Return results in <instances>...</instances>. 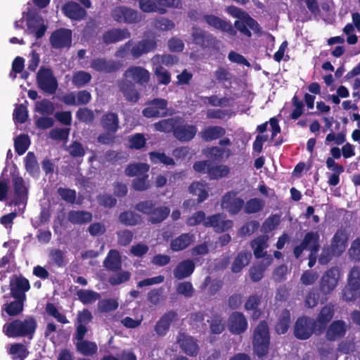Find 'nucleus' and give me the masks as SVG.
Instances as JSON below:
<instances>
[{
    "mask_svg": "<svg viewBox=\"0 0 360 360\" xmlns=\"http://www.w3.org/2000/svg\"><path fill=\"white\" fill-rule=\"evenodd\" d=\"M194 240V236L190 233H181L170 242V249L179 252L186 249Z\"/></svg>",
    "mask_w": 360,
    "mask_h": 360,
    "instance_id": "nucleus-33",
    "label": "nucleus"
},
{
    "mask_svg": "<svg viewBox=\"0 0 360 360\" xmlns=\"http://www.w3.org/2000/svg\"><path fill=\"white\" fill-rule=\"evenodd\" d=\"M248 327V320L242 312L233 311L231 314L228 319V328L232 334L240 335L247 330Z\"/></svg>",
    "mask_w": 360,
    "mask_h": 360,
    "instance_id": "nucleus-16",
    "label": "nucleus"
},
{
    "mask_svg": "<svg viewBox=\"0 0 360 360\" xmlns=\"http://www.w3.org/2000/svg\"><path fill=\"white\" fill-rule=\"evenodd\" d=\"M62 11L68 18L80 21L86 16V11L75 1H68L62 7Z\"/></svg>",
    "mask_w": 360,
    "mask_h": 360,
    "instance_id": "nucleus-22",
    "label": "nucleus"
},
{
    "mask_svg": "<svg viewBox=\"0 0 360 360\" xmlns=\"http://www.w3.org/2000/svg\"><path fill=\"white\" fill-rule=\"evenodd\" d=\"M131 274L127 270H122V269L112 274L108 278V283L112 286L121 285L129 281L131 278Z\"/></svg>",
    "mask_w": 360,
    "mask_h": 360,
    "instance_id": "nucleus-48",
    "label": "nucleus"
},
{
    "mask_svg": "<svg viewBox=\"0 0 360 360\" xmlns=\"http://www.w3.org/2000/svg\"><path fill=\"white\" fill-rule=\"evenodd\" d=\"M150 167L146 163L137 162L131 163L127 165L124 170V173L127 176L133 177L137 176H141L146 174L149 171Z\"/></svg>",
    "mask_w": 360,
    "mask_h": 360,
    "instance_id": "nucleus-41",
    "label": "nucleus"
},
{
    "mask_svg": "<svg viewBox=\"0 0 360 360\" xmlns=\"http://www.w3.org/2000/svg\"><path fill=\"white\" fill-rule=\"evenodd\" d=\"M301 244L305 247L307 250H309L310 252L311 250H319L320 244H319V234L318 232L309 231L307 232Z\"/></svg>",
    "mask_w": 360,
    "mask_h": 360,
    "instance_id": "nucleus-43",
    "label": "nucleus"
},
{
    "mask_svg": "<svg viewBox=\"0 0 360 360\" xmlns=\"http://www.w3.org/2000/svg\"><path fill=\"white\" fill-rule=\"evenodd\" d=\"M78 299L84 304H88L99 300L101 295L98 292L91 290L81 289L77 292Z\"/></svg>",
    "mask_w": 360,
    "mask_h": 360,
    "instance_id": "nucleus-51",
    "label": "nucleus"
},
{
    "mask_svg": "<svg viewBox=\"0 0 360 360\" xmlns=\"http://www.w3.org/2000/svg\"><path fill=\"white\" fill-rule=\"evenodd\" d=\"M225 128L218 125L208 126L201 130L199 135L205 142H211L225 136Z\"/></svg>",
    "mask_w": 360,
    "mask_h": 360,
    "instance_id": "nucleus-27",
    "label": "nucleus"
},
{
    "mask_svg": "<svg viewBox=\"0 0 360 360\" xmlns=\"http://www.w3.org/2000/svg\"><path fill=\"white\" fill-rule=\"evenodd\" d=\"M91 78L90 73L81 70L74 73L72 82L75 86L79 88L88 84Z\"/></svg>",
    "mask_w": 360,
    "mask_h": 360,
    "instance_id": "nucleus-61",
    "label": "nucleus"
},
{
    "mask_svg": "<svg viewBox=\"0 0 360 360\" xmlns=\"http://www.w3.org/2000/svg\"><path fill=\"white\" fill-rule=\"evenodd\" d=\"M25 166L27 172L30 174H37L39 172V167L33 152H28L25 159Z\"/></svg>",
    "mask_w": 360,
    "mask_h": 360,
    "instance_id": "nucleus-59",
    "label": "nucleus"
},
{
    "mask_svg": "<svg viewBox=\"0 0 360 360\" xmlns=\"http://www.w3.org/2000/svg\"><path fill=\"white\" fill-rule=\"evenodd\" d=\"M268 123L271 127V139L281 132V127L279 125L278 120L276 117H271L269 122H265L257 127V131L262 134L266 131Z\"/></svg>",
    "mask_w": 360,
    "mask_h": 360,
    "instance_id": "nucleus-53",
    "label": "nucleus"
},
{
    "mask_svg": "<svg viewBox=\"0 0 360 360\" xmlns=\"http://www.w3.org/2000/svg\"><path fill=\"white\" fill-rule=\"evenodd\" d=\"M205 21L211 27L226 32L231 36H235L237 33L236 30L230 22L226 21L218 16L214 15H203Z\"/></svg>",
    "mask_w": 360,
    "mask_h": 360,
    "instance_id": "nucleus-20",
    "label": "nucleus"
},
{
    "mask_svg": "<svg viewBox=\"0 0 360 360\" xmlns=\"http://www.w3.org/2000/svg\"><path fill=\"white\" fill-rule=\"evenodd\" d=\"M68 219L73 224H84L92 220V214L85 210H70L68 214Z\"/></svg>",
    "mask_w": 360,
    "mask_h": 360,
    "instance_id": "nucleus-37",
    "label": "nucleus"
},
{
    "mask_svg": "<svg viewBox=\"0 0 360 360\" xmlns=\"http://www.w3.org/2000/svg\"><path fill=\"white\" fill-rule=\"evenodd\" d=\"M197 132L196 125L188 124L184 120H179L177 119L173 136L179 142L187 143L195 138Z\"/></svg>",
    "mask_w": 360,
    "mask_h": 360,
    "instance_id": "nucleus-8",
    "label": "nucleus"
},
{
    "mask_svg": "<svg viewBox=\"0 0 360 360\" xmlns=\"http://www.w3.org/2000/svg\"><path fill=\"white\" fill-rule=\"evenodd\" d=\"M227 224H231V221H221L219 214H213L205 217L203 223L205 227H213L217 232H223L229 229Z\"/></svg>",
    "mask_w": 360,
    "mask_h": 360,
    "instance_id": "nucleus-40",
    "label": "nucleus"
},
{
    "mask_svg": "<svg viewBox=\"0 0 360 360\" xmlns=\"http://www.w3.org/2000/svg\"><path fill=\"white\" fill-rule=\"evenodd\" d=\"M271 255H267L261 262L252 266L250 270V277L253 282H258L264 277V273L273 262Z\"/></svg>",
    "mask_w": 360,
    "mask_h": 360,
    "instance_id": "nucleus-30",
    "label": "nucleus"
},
{
    "mask_svg": "<svg viewBox=\"0 0 360 360\" xmlns=\"http://www.w3.org/2000/svg\"><path fill=\"white\" fill-rule=\"evenodd\" d=\"M103 266L108 271L116 272L122 268V258L118 250H110L103 261Z\"/></svg>",
    "mask_w": 360,
    "mask_h": 360,
    "instance_id": "nucleus-32",
    "label": "nucleus"
},
{
    "mask_svg": "<svg viewBox=\"0 0 360 360\" xmlns=\"http://www.w3.org/2000/svg\"><path fill=\"white\" fill-rule=\"evenodd\" d=\"M37 322L33 316L24 319H15L3 326L2 331L8 338L27 337L32 339L36 332Z\"/></svg>",
    "mask_w": 360,
    "mask_h": 360,
    "instance_id": "nucleus-1",
    "label": "nucleus"
},
{
    "mask_svg": "<svg viewBox=\"0 0 360 360\" xmlns=\"http://www.w3.org/2000/svg\"><path fill=\"white\" fill-rule=\"evenodd\" d=\"M157 48V42L154 38L143 39L132 46L130 53L134 58H139L144 54L153 51Z\"/></svg>",
    "mask_w": 360,
    "mask_h": 360,
    "instance_id": "nucleus-21",
    "label": "nucleus"
},
{
    "mask_svg": "<svg viewBox=\"0 0 360 360\" xmlns=\"http://www.w3.org/2000/svg\"><path fill=\"white\" fill-rule=\"evenodd\" d=\"M314 333L319 335L313 319L305 316L297 318L293 330L294 336L297 339L306 340L310 338Z\"/></svg>",
    "mask_w": 360,
    "mask_h": 360,
    "instance_id": "nucleus-5",
    "label": "nucleus"
},
{
    "mask_svg": "<svg viewBox=\"0 0 360 360\" xmlns=\"http://www.w3.org/2000/svg\"><path fill=\"white\" fill-rule=\"evenodd\" d=\"M148 155L151 162L154 164L162 163L167 166H174L175 165L174 159L167 156L164 152L151 151Z\"/></svg>",
    "mask_w": 360,
    "mask_h": 360,
    "instance_id": "nucleus-50",
    "label": "nucleus"
},
{
    "mask_svg": "<svg viewBox=\"0 0 360 360\" xmlns=\"http://www.w3.org/2000/svg\"><path fill=\"white\" fill-rule=\"evenodd\" d=\"M270 340V331L267 322L264 320L259 321L255 328L252 337L253 353L259 359H263L268 355Z\"/></svg>",
    "mask_w": 360,
    "mask_h": 360,
    "instance_id": "nucleus-2",
    "label": "nucleus"
},
{
    "mask_svg": "<svg viewBox=\"0 0 360 360\" xmlns=\"http://www.w3.org/2000/svg\"><path fill=\"white\" fill-rule=\"evenodd\" d=\"M131 33L127 28H111L105 31L102 36L103 42L112 44L129 39Z\"/></svg>",
    "mask_w": 360,
    "mask_h": 360,
    "instance_id": "nucleus-23",
    "label": "nucleus"
},
{
    "mask_svg": "<svg viewBox=\"0 0 360 360\" xmlns=\"http://www.w3.org/2000/svg\"><path fill=\"white\" fill-rule=\"evenodd\" d=\"M11 297L26 300V292L30 289L27 278L22 276L13 275L10 278Z\"/></svg>",
    "mask_w": 360,
    "mask_h": 360,
    "instance_id": "nucleus-12",
    "label": "nucleus"
},
{
    "mask_svg": "<svg viewBox=\"0 0 360 360\" xmlns=\"http://www.w3.org/2000/svg\"><path fill=\"white\" fill-rule=\"evenodd\" d=\"M269 238L266 235L259 236L254 238L251 243L250 246L253 250V253L257 259L264 257V259L268 255L266 252L264 250L267 247L266 243Z\"/></svg>",
    "mask_w": 360,
    "mask_h": 360,
    "instance_id": "nucleus-36",
    "label": "nucleus"
},
{
    "mask_svg": "<svg viewBox=\"0 0 360 360\" xmlns=\"http://www.w3.org/2000/svg\"><path fill=\"white\" fill-rule=\"evenodd\" d=\"M340 270L333 266L328 269L321 276L319 290L324 295H330L337 287L340 279Z\"/></svg>",
    "mask_w": 360,
    "mask_h": 360,
    "instance_id": "nucleus-7",
    "label": "nucleus"
},
{
    "mask_svg": "<svg viewBox=\"0 0 360 360\" xmlns=\"http://www.w3.org/2000/svg\"><path fill=\"white\" fill-rule=\"evenodd\" d=\"M251 259V254L247 252H240L236 257L232 265L231 271L233 273L240 272L244 266H247L250 259Z\"/></svg>",
    "mask_w": 360,
    "mask_h": 360,
    "instance_id": "nucleus-46",
    "label": "nucleus"
},
{
    "mask_svg": "<svg viewBox=\"0 0 360 360\" xmlns=\"http://www.w3.org/2000/svg\"><path fill=\"white\" fill-rule=\"evenodd\" d=\"M45 310L49 315L53 317L58 322L63 324L69 323L66 316L59 312L58 309L53 303L48 302L46 304Z\"/></svg>",
    "mask_w": 360,
    "mask_h": 360,
    "instance_id": "nucleus-58",
    "label": "nucleus"
},
{
    "mask_svg": "<svg viewBox=\"0 0 360 360\" xmlns=\"http://www.w3.org/2000/svg\"><path fill=\"white\" fill-rule=\"evenodd\" d=\"M148 174H144L132 180L131 187L136 191H145L150 188Z\"/></svg>",
    "mask_w": 360,
    "mask_h": 360,
    "instance_id": "nucleus-63",
    "label": "nucleus"
},
{
    "mask_svg": "<svg viewBox=\"0 0 360 360\" xmlns=\"http://www.w3.org/2000/svg\"><path fill=\"white\" fill-rule=\"evenodd\" d=\"M195 263L192 259H184L178 263L174 269V278L182 280L189 277L195 270Z\"/></svg>",
    "mask_w": 360,
    "mask_h": 360,
    "instance_id": "nucleus-28",
    "label": "nucleus"
},
{
    "mask_svg": "<svg viewBox=\"0 0 360 360\" xmlns=\"http://www.w3.org/2000/svg\"><path fill=\"white\" fill-rule=\"evenodd\" d=\"M177 122L176 118L171 117L167 119L161 120L154 123V129L157 131L169 133L172 132L174 134V130Z\"/></svg>",
    "mask_w": 360,
    "mask_h": 360,
    "instance_id": "nucleus-47",
    "label": "nucleus"
},
{
    "mask_svg": "<svg viewBox=\"0 0 360 360\" xmlns=\"http://www.w3.org/2000/svg\"><path fill=\"white\" fill-rule=\"evenodd\" d=\"M191 37L195 44L202 49L212 48L218 49L219 41L211 34H207L205 31L200 27H193Z\"/></svg>",
    "mask_w": 360,
    "mask_h": 360,
    "instance_id": "nucleus-11",
    "label": "nucleus"
},
{
    "mask_svg": "<svg viewBox=\"0 0 360 360\" xmlns=\"http://www.w3.org/2000/svg\"><path fill=\"white\" fill-rule=\"evenodd\" d=\"M12 182L14 189V205H20L24 203L27 198L28 191L25 186V182L21 176H15L12 178Z\"/></svg>",
    "mask_w": 360,
    "mask_h": 360,
    "instance_id": "nucleus-25",
    "label": "nucleus"
},
{
    "mask_svg": "<svg viewBox=\"0 0 360 360\" xmlns=\"http://www.w3.org/2000/svg\"><path fill=\"white\" fill-rule=\"evenodd\" d=\"M15 300L4 304L2 307V312L5 311L10 316L20 315L24 309V304L26 300L20 298H13Z\"/></svg>",
    "mask_w": 360,
    "mask_h": 360,
    "instance_id": "nucleus-39",
    "label": "nucleus"
},
{
    "mask_svg": "<svg viewBox=\"0 0 360 360\" xmlns=\"http://www.w3.org/2000/svg\"><path fill=\"white\" fill-rule=\"evenodd\" d=\"M181 350L188 356H196L199 352L197 340L191 336L183 335L178 340Z\"/></svg>",
    "mask_w": 360,
    "mask_h": 360,
    "instance_id": "nucleus-31",
    "label": "nucleus"
},
{
    "mask_svg": "<svg viewBox=\"0 0 360 360\" xmlns=\"http://www.w3.org/2000/svg\"><path fill=\"white\" fill-rule=\"evenodd\" d=\"M77 119L85 124H91L95 120V115L92 110L88 108H79L76 112Z\"/></svg>",
    "mask_w": 360,
    "mask_h": 360,
    "instance_id": "nucleus-60",
    "label": "nucleus"
},
{
    "mask_svg": "<svg viewBox=\"0 0 360 360\" xmlns=\"http://www.w3.org/2000/svg\"><path fill=\"white\" fill-rule=\"evenodd\" d=\"M261 296L257 294L251 295L246 300L244 307L246 311H252L251 318L257 320L262 315V311L259 308L261 303Z\"/></svg>",
    "mask_w": 360,
    "mask_h": 360,
    "instance_id": "nucleus-35",
    "label": "nucleus"
},
{
    "mask_svg": "<svg viewBox=\"0 0 360 360\" xmlns=\"http://www.w3.org/2000/svg\"><path fill=\"white\" fill-rule=\"evenodd\" d=\"M129 148L135 150H141L146 144V139L143 134L136 133L129 137Z\"/></svg>",
    "mask_w": 360,
    "mask_h": 360,
    "instance_id": "nucleus-64",
    "label": "nucleus"
},
{
    "mask_svg": "<svg viewBox=\"0 0 360 360\" xmlns=\"http://www.w3.org/2000/svg\"><path fill=\"white\" fill-rule=\"evenodd\" d=\"M49 41L53 49H69L72 41V30L66 28L57 29L51 33Z\"/></svg>",
    "mask_w": 360,
    "mask_h": 360,
    "instance_id": "nucleus-13",
    "label": "nucleus"
},
{
    "mask_svg": "<svg viewBox=\"0 0 360 360\" xmlns=\"http://www.w3.org/2000/svg\"><path fill=\"white\" fill-rule=\"evenodd\" d=\"M113 20L120 23L134 24L141 20L137 11L127 6H117L112 11Z\"/></svg>",
    "mask_w": 360,
    "mask_h": 360,
    "instance_id": "nucleus-9",
    "label": "nucleus"
},
{
    "mask_svg": "<svg viewBox=\"0 0 360 360\" xmlns=\"http://www.w3.org/2000/svg\"><path fill=\"white\" fill-rule=\"evenodd\" d=\"M335 314V306L332 303H328L321 307L314 324L316 326L318 335H321L326 330L328 324L331 321Z\"/></svg>",
    "mask_w": 360,
    "mask_h": 360,
    "instance_id": "nucleus-14",
    "label": "nucleus"
},
{
    "mask_svg": "<svg viewBox=\"0 0 360 360\" xmlns=\"http://www.w3.org/2000/svg\"><path fill=\"white\" fill-rule=\"evenodd\" d=\"M35 110L43 115H51L54 112L55 106L51 101L44 98L36 103Z\"/></svg>",
    "mask_w": 360,
    "mask_h": 360,
    "instance_id": "nucleus-57",
    "label": "nucleus"
},
{
    "mask_svg": "<svg viewBox=\"0 0 360 360\" xmlns=\"http://www.w3.org/2000/svg\"><path fill=\"white\" fill-rule=\"evenodd\" d=\"M326 330V339L334 342L345 337L347 331V326L343 320H335L332 321Z\"/></svg>",
    "mask_w": 360,
    "mask_h": 360,
    "instance_id": "nucleus-19",
    "label": "nucleus"
},
{
    "mask_svg": "<svg viewBox=\"0 0 360 360\" xmlns=\"http://www.w3.org/2000/svg\"><path fill=\"white\" fill-rule=\"evenodd\" d=\"M178 320V313L172 309L165 313L156 322L154 330L158 336H165L169 331L171 323Z\"/></svg>",
    "mask_w": 360,
    "mask_h": 360,
    "instance_id": "nucleus-18",
    "label": "nucleus"
},
{
    "mask_svg": "<svg viewBox=\"0 0 360 360\" xmlns=\"http://www.w3.org/2000/svg\"><path fill=\"white\" fill-rule=\"evenodd\" d=\"M347 237L344 230L338 229L334 234L330 247L340 256L345 250Z\"/></svg>",
    "mask_w": 360,
    "mask_h": 360,
    "instance_id": "nucleus-34",
    "label": "nucleus"
},
{
    "mask_svg": "<svg viewBox=\"0 0 360 360\" xmlns=\"http://www.w3.org/2000/svg\"><path fill=\"white\" fill-rule=\"evenodd\" d=\"M122 67L120 61L105 58H94L91 62V68L99 72L113 73Z\"/></svg>",
    "mask_w": 360,
    "mask_h": 360,
    "instance_id": "nucleus-17",
    "label": "nucleus"
},
{
    "mask_svg": "<svg viewBox=\"0 0 360 360\" xmlns=\"http://www.w3.org/2000/svg\"><path fill=\"white\" fill-rule=\"evenodd\" d=\"M139 4L140 9L145 13L158 12L160 14H165L167 12L165 8L158 7L154 0H139Z\"/></svg>",
    "mask_w": 360,
    "mask_h": 360,
    "instance_id": "nucleus-52",
    "label": "nucleus"
},
{
    "mask_svg": "<svg viewBox=\"0 0 360 360\" xmlns=\"http://www.w3.org/2000/svg\"><path fill=\"white\" fill-rule=\"evenodd\" d=\"M37 87L44 93L54 94L58 87L56 77L50 68L41 66L36 76Z\"/></svg>",
    "mask_w": 360,
    "mask_h": 360,
    "instance_id": "nucleus-4",
    "label": "nucleus"
},
{
    "mask_svg": "<svg viewBox=\"0 0 360 360\" xmlns=\"http://www.w3.org/2000/svg\"><path fill=\"white\" fill-rule=\"evenodd\" d=\"M75 347L77 352L86 356H92L98 351L96 343L88 340L77 341L75 343Z\"/></svg>",
    "mask_w": 360,
    "mask_h": 360,
    "instance_id": "nucleus-38",
    "label": "nucleus"
},
{
    "mask_svg": "<svg viewBox=\"0 0 360 360\" xmlns=\"http://www.w3.org/2000/svg\"><path fill=\"white\" fill-rule=\"evenodd\" d=\"M8 353L13 360H25L29 354L27 347L22 343H13L11 345Z\"/></svg>",
    "mask_w": 360,
    "mask_h": 360,
    "instance_id": "nucleus-45",
    "label": "nucleus"
},
{
    "mask_svg": "<svg viewBox=\"0 0 360 360\" xmlns=\"http://www.w3.org/2000/svg\"><path fill=\"white\" fill-rule=\"evenodd\" d=\"M124 75L127 79L143 86H146L150 81V72L141 66L129 67Z\"/></svg>",
    "mask_w": 360,
    "mask_h": 360,
    "instance_id": "nucleus-15",
    "label": "nucleus"
},
{
    "mask_svg": "<svg viewBox=\"0 0 360 360\" xmlns=\"http://www.w3.org/2000/svg\"><path fill=\"white\" fill-rule=\"evenodd\" d=\"M237 195L238 192L231 191L226 192L221 198V207L231 215L238 214L244 206V200L237 197Z\"/></svg>",
    "mask_w": 360,
    "mask_h": 360,
    "instance_id": "nucleus-10",
    "label": "nucleus"
},
{
    "mask_svg": "<svg viewBox=\"0 0 360 360\" xmlns=\"http://www.w3.org/2000/svg\"><path fill=\"white\" fill-rule=\"evenodd\" d=\"M203 154L209 160L214 162H221L224 158H229L231 155L229 148H224L219 146H210L204 150Z\"/></svg>",
    "mask_w": 360,
    "mask_h": 360,
    "instance_id": "nucleus-26",
    "label": "nucleus"
},
{
    "mask_svg": "<svg viewBox=\"0 0 360 360\" xmlns=\"http://www.w3.org/2000/svg\"><path fill=\"white\" fill-rule=\"evenodd\" d=\"M120 91L125 99L131 103H136L140 98V94L136 90L135 84L129 79L123 80L119 84Z\"/></svg>",
    "mask_w": 360,
    "mask_h": 360,
    "instance_id": "nucleus-29",
    "label": "nucleus"
},
{
    "mask_svg": "<svg viewBox=\"0 0 360 360\" xmlns=\"http://www.w3.org/2000/svg\"><path fill=\"white\" fill-rule=\"evenodd\" d=\"M146 107L142 110V115L147 118L165 117L169 115L168 102L166 99L156 98L148 101Z\"/></svg>",
    "mask_w": 360,
    "mask_h": 360,
    "instance_id": "nucleus-6",
    "label": "nucleus"
},
{
    "mask_svg": "<svg viewBox=\"0 0 360 360\" xmlns=\"http://www.w3.org/2000/svg\"><path fill=\"white\" fill-rule=\"evenodd\" d=\"M101 126L108 134H115L120 129V119L117 113L108 112L101 118Z\"/></svg>",
    "mask_w": 360,
    "mask_h": 360,
    "instance_id": "nucleus-24",
    "label": "nucleus"
},
{
    "mask_svg": "<svg viewBox=\"0 0 360 360\" xmlns=\"http://www.w3.org/2000/svg\"><path fill=\"white\" fill-rule=\"evenodd\" d=\"M342 299L346 302L355 301L360 296V289L347 284L342 291Z\"/></svg>",
    "mask_w": 360,
    "mask_h": 360,
    "instance_id": "nucleus-62",
    "label": "nucleus"
},
{
    "mask_svg": "<svg viewBox=\"0 0 360 360\" xmlns=\"http://www.w3.org/2000/svg\"><path fill=\"white\" fill-rule=\"evenodd\" d=\"M169 213L170 210L167 207L160 206L154 207L148 217V221L153 224L161 223L167 218Z\"/></svg>",
    "mask_w": 360,
    "mask_h": 360,
    "instance_id": "nucleus-44",
    "label": "nucleus"
},
{
    "mask_svg": "<svg viewBox=\"0 0 360 360\" xmlns=\"http://www.w3.org/2000/svg\"><path fill=\"white\" fill-rule=\"evenodd\" d=\"M193 170L200 174H207L210 180H219L230 173V168L225 165H214L210 160L196 161L193 165Z\"/></svg>",
    "mask_w": 360,
    "mask_h": 360,
    "instance_id": "nucleus-3",
    "label": "nucleus"
},
{
    "mask_svg": "<svg viewBox=\"0 0 360 360\" xmlns=\"http://www.w3.org/2000/svg\"><path fill=\"white\" fill-rule=\"evenodd\" d=\"M189 192L198 196V202H202L205 200L208 196L207 191L204 188V186L199 182H193L188 188Z\"/></svg>",
    "mask_w": 360,
    "mask_h": 360,
    "instance_id": "nucleus-55",
    "label": "nucleus"
},
{
    "mask_svg": "<svg viewBox=\"0 0 360 360\" xmlns=\"http://www.w3.org/2000/svg\"><path fill=\"white\" fill-rule=\"evenodd\" d=\"M30 145L29 136L25 134H20L14 139L15 150L19 155H23Z\"/></svg>",
    "mask_w": 360,
    "mask_h": 360,
    "instance_id": "nucleus-49",
    "label": "nucleus"
},
{
    "mask_svg": "<svg viewBox=\"0 0 360 360\" xmlns=\"http://www.w3.org/2000/svg\"><path fill=\"white\" fill-rule=\"evenodd\" d=\"M320 290L316 288L310 289L304 298V306L309 309H313L316 307L320 300Z\"/></svg>",
    "mask_w": 360,
    "mask_h": 360,
    "instance_id": "nucleus-56",
    "label": "nucleus"
},
{
    "mask_svg": "<svg viewBox=\"0 0 360 360\" xmlns=\"http://www.w3.org/2000/svg\"><path fill=\"white\" fill-rule=\"evenodd\" d=\"M264 206V202L257 198L248 200L244 203V212L248 214H255L261 211Z\"/></svg>",
    "mask_w": 360,
    "mask_h": 360,
    "instance_id": "nucleus-54",
    "label": "nucleus"
},
{
    "mask_svg": "<svg viewBox=\"0 0 360 360\" xmlns=\"http://www.w3.org/2000/svg\"><path fill=\"white\" fill-rule=\"evenodd\" d=\"M290 323V311L285 309H283L278 318V320L275 326V331L278 335H283L287 333Z\"/></svg>",
    "mask_w": 360,
    "mask_h": 360,
    "instance_id": "nucleus-42",
    "label": "nucleus"
}]
</instances>
